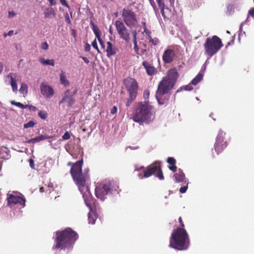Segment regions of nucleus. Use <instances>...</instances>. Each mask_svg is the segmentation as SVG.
Segmentation results:
<instances>
[{"label":"nucleus","mask_w":254,"mask_h":254,"mask_svg":"<svg viewBox=\"0 0 254 254\" xmlns=\"http://www.w3.org/2000/svg\"><path fill=\"white\" fill-rule=\"evenodd\" d=\"M82 159L74 163L73 166L71 167L70 173L74 182L82 194V197L86 205L89 207L91 204L90 200L92 196L89 187L86 185V181L89 177L87 173H82Z\"/></svg>","instance_id":"f257e3e1"},{"label":"nucleus","mask_w":254,"mask_h":254,"mask_svg":"<svg viewBox=\"0 0 254 254\" xmlns=\"http://www.w3.org/2000/svg\"><path fill=\"white\" fill-rule=\"evenodd\" d=\"M179 74L176 69L173 68L168 70L167 74L163 77L159 83L156 92V98L160 105L165 104L168 98L166 97L173 88L178 79Z\"/></svg>","instance_id":"f03ea898"},{"label":"nucleus","mask_w":254,"mask_h":254,"mask_svg":"<svg viewBox=\"0 0 254 254\" xmlns=\"http://www.w3.org/2000/svg\"><path fill=\"white\" fill-rule=\"evenodd\" d=\"M153 108L148 101L136 102L133 106L131 119L140 125L149 124L153 120Z\"/></svg>","instance_id":"7ed1b4c3"},{"label":"nucleus","mask_w":254,"mask_h":254,"mask_svg":"<svg viewBox=\"0 0 254 254\" xmlns=\"http://www.w3.org/2000/svg\"><path fill=\"white\" fill-rule=\"evenodd\" d=\"M78 238L77 233L70 228L57 231L55 237L56 245L53 246V249H65L71 248Z\"/></svg>","instance_id":"20e7f679"},{"label":"nucleus","mask_w":254,"mask_h":254,"mask_svg":"<svg viewBox=\"0 0 254 254\" xmlns=\"http://www.w3.org/2000/svg\"><path fill=\"white\" fill-rule=\"evenodd\" d=\"M190 245L189 235L183 228L174 229L170 238L169 247L179 251L186 250Z\"/></svg>","instance_id":"39448f33"},{"label":"nucleus","mask_w":254,"mask_h":254,"mask_svg":"<svg viewBox=\"0 0 254 254\" xmlns=\"http://www.w3.org/2000/svg\"><path fill=\"white\" fill-rule=\"evenodd\" d=\"M223 46L221 40L217 36L214 35L206 39L204 44L205 53L210 57L215 55Z\"/></svg>","instance_id":"423d86ee"},{"label":"nucleus","mask_w":254,"mask_h":254,"mask_svg":"<svg viewBox=\"0 0 254 254\" xmlns=\"http://www.w3.org/2000/svg\"><path fill=\"white\" fill-rule=\"evenodd\" d=\"M156 173H157L156 176L159 180H164V177L159 162H156L147 167L143 171V174H138V177L140 179H142L143 178H148Z\"/></svg>","instance_id":"0eeeda50"},{"label":"nucleus","mask_w":254,"mask_h":254,"mask_svg":"<svg viewBox=\"0 0 254 254\" xmlns=\"http://www.w3.org/2000/svg\"><path fill=\"white\" fill-rule=\"evenodd\" d=\"M123 22L129 28H133L136 26L138 20L136 15L134 11L128 7L123 9L121 13Z\"/></svg>","instance_id":"6e6552de"},{"label":"nucleus","mask_w":254,"mask_h":254,"mask_svg":"<svg viewBox=\"0 0 254 254\" xmlns=\"http://www.w3.org/2000/svg\"><path fill=\"white\" fill-rule=\"evenodd\" d=\"M115 26L120 38L125 42H128L130 40V31L126 25L123 21L118 20L115 21Z\"/></svg>","instance_id":"1a4fd4ad"},{"label":"nucleus","mask_w":254,"mask_h":254,"mask_svg":"<svg viewBox=\"0 0 254 254\" xmlns=\"http://www.w3.org/2000/svg\"><path fill=\"white\" fill-rule=\"evenodd\" d=\"M226 133L220 130L214 144V149L217 154L221 153L227 146L228 143L225 137Z\"/></svg>","instance_id":"9d476101"},{"label":"nucleus","mask_w":254,"mask_h":254,"mask_svg":"<svg viewBox=\"0 0 254 254\" xmlns=\"http://www.w3.org/2000/svg\"><path fill=\"white\" fill-rule=\"evenodd\" d=\"M124 83L129 95L137 96L138 84L136 80L130 77L124 79Z\"/></svg>","instance_id":"9b49d317"},{"label":"nucleus","mask_w":254,"mask_h":254,"mask_svg":"<svg viewBox=\"0 0 254 254\" xmlns=\"http://www.w3.org/2000/svg\"><path fill=\"white\" fill-rule=\"evenodd\" d=\"M111 190L110 183L99 185L95 190V195L98 198L104 201Z\"/></svg>","instance_id":"f8f14e48"},{"label":"nucleus","mask_w":254,"mask_h":254,"mask_svg":"<svg viewBox=\"0 0 254 254\" xmlns=\"http://www.w3.org/2000/svg\"><path fill=\"white\" fill-rule=\"evenodd\" d=\"M7 205L10 207L19 204L22 207L25 205L26 200L24 197L12 193L7 194Z\"/></svg>","instance_id":"ddd939ff"},{"label":"nucleus","mask_w":254,"mask_h":254,"mask_svg":"<svg viewBox=\"0 0 254 254\" xmlns=\"http://www.w3.org/2000/svg\"><path fill=\"white\" fill-rule=\"evenodd\" d=\"M40 88L41 94L46 99L51 98L54 94L53 88L46 83H41Z\"/></svg>","instance_id":"4468645a"},{"label":"nucleus","mask_w":254,"mask_h":254,"mask_svg":"<svg viewBox=\"0 0 254 254\" xmlns=\"http://www.w3.org/2000/svg\"><path fill=\"white\" fill-rule=\"evenodd\" d=\"M175 56V51L171 49H167L164 52L162 59L164 63L170 64L173 61Z\"/></svg>","instance_id":"2eb2a0df"},{"label":"nucleus","mask_w":254,"mask_h":254,"mask_svg":"<svg viewBox=\"0 0 254 254\" xmlns=\"http://www.w3.org/2000/svg\"><path fill=\"white\" fill-rule=\"evenodd\" d=\"M67 102L68 107H71L75 102L72 95H71L70 92L69 90H67L64 93V96L62 99L60 101L59 104Z\"/></svg>","instance_id":"dca6fc26"},{"label":"nucleus","mask_w":254,"mask_h":254,"mask_svg":"<svg viewBox=\"0 0 254 254\" xmlns=\"http://www.w3.org/2000/svg\"><path fill=\"white\" fill-rule=\"evenodd\" d=\"M158 6L161 9V13L164 19L167 18L171 13V11L168 8L165 7V4L163 2V0H156Z\"/></svg>","instance_id":"f3484780"},{"label":"nucleus","mask_w":254,"mask_h":254,"mask_svg":"<svg viewBox=\"0 0 254 254\" xmlns=\"http://www.w3.org/2000/svg\"><path fill=\"white\" fill-rule=\"evenodd\" d=\"M142 65L146 70L148 75L152 76L157 72V69L148 62L144 61L142 62Z\"/></svg>","instance_id":"a211bd4d"},{"label":"nucleus","mask_w":254,"mask_h":254,"mask_svg":"<svg viewBox=\"0 0 254 254\" xmlns=\"http://www.w3.org/2000/svg\"><path fill=\"white\" fill-rule=\"evenodd\" d=\"M107 53V56L108 58L115 55L118 51V48L114 45L111 42H107V48L105 50Z\"/></svg>","instance_id":"6ab92c4d"},{"label":"nucleus","mask_w":254,"mask_h":254,"mask_svg":"<svg viewBox=\"0 0 254 254\" xmlns=\"http://www.w3.org/2000/svg\"><path fill=\"white\" fill-rule=\"evenodd\" d=\"M16 75L14 73H9L7 76V78H10V84L12 87L13 92L16 93L18 91L17 84L16 79Z\"/></svg>","instance_id":"aec40b11"},{"label":"nucleus","mask_w":254,"mask_h":254,"mask_svg":"<svg viewBox=\"0 0 254 254\" xmlns=\"http://www.w3.org/2000/svg\"><path fill=\"white\" fill-rule=\"evenodd\" d=\"M174 177L177 183H181L185 180V175L181 169H179L178 172L174 174Z\"/></svg>","instance_id":"412c9836"},{"label":"nucleus","mask_w":254,"mask_h":254,"mask_svg":"<svg viewBox=\"0 0 254 254\" xmlns=\"http://www.w3.org/2000/svg\"><path fill=\"white\" fill-rule=\"evenodd\" d=\"M44 14L45 18H50L54 17L56 15V13L54 8L52 7H50L46 9L44 12Z\"/></svg>","instance_id":"4be33fe9"},{"label":"nucleus","mask_w":254,"mask_h":254,"mask_svg":"<svg viewBox=\"0 0 254 254\" xmlns=\"http://www.w3.org/2000/svg\"><path fill=\"white\" fill-rule=\"evenodd\" d=\"M39 61L40 63L44 65H50L52 66H54L55 65V61L53 59L51 60H46L44 58H40L39 59Z\"/></svg>","instance_id":"5701e85b"},{"label":"nucleus","mask_w":254,"mask_h":254,"mask_svg":"<svg viewBox=\"0 0 254 254\" xmlns=\"http://www.w3.org/2000/svg\"><path fill=\"white\" fill-rule=\"evenodd\" d=\"M132 35H133V43L134 44V50L136 54L138 53L139 51V47L137 45V32L136 31L134 30L132 31Z\"/></svg>","instance_id":"b1692460"},{"label":"nucleus","mask_w":254,"mask_h":254,"mask_svg":"<svg viewBox=\"0 0 254 254\" xmlns=\"http://www.w3.org/2000/svg\"><path fill=\"white\" fill-rule=\"evenodd\" d=\"M203 74L201 72H199L198 74L191 80L190 84L196 85L203 79Z\"/></svg>","instance_id":"393cba45"},{"label":"nucleus","mask_w":254,"mask_h":254,"mask_svg":"<svg viewBox=\"0 0 254 254\" xmlns=\"http://www.w3.org/2000/svg\"><path fill=\"white\" fill-rule=\"evenodd\" d=\"M60 79L61 83L65 86H68L69 84V81L66 78L64 72H62L60 75Z\"/></svg>","instance_id":"a878e982"},{"label":"nucleus","mask_w":254,"mask_h":254,"mask_svg":"<svg viewBox=\"0 0 254 254\" xmlns=\"http://www.w3.org/2000/svg\"><path fill=\"white\" fill-rule=\"evenodd\" d=\"M19 91L24 97L26 96L28 93V86L27 84L24 83H22Z\"/></svg>","instance_id":"bb28decb"},{"label":"nucleus","mask_w":254,"mask_h":254,"mask_svg":"<svg viewBox=\"0 0 254 254\" xmlns=\"http://www.w3.org/2000/svg\"><path fill=\"white\" fill-rule=\"evenodd\" d=\"M92 30L94 32L96 38H97V39H98V38H101L100 31L99 29L98 28V27L95 26L94 24H93Z\"/></svg>","instance_id":"cd10ccee"},{"label":"nucleus","mask_w":254,"mask_h":254,"mask_svg":"<svg viewBox=\"0 0 254 254\" xmlns=\"http://www.w3.org/2000/svg\"><path fill=\"white\" fill-rule=\"evenodd\" d=\"M136 96L129 95L128 98L127 100L126 105L127 107H129L132 104V102L135 100Z\"/></svg>","instance_id":"c85d7f7f"},{"label":"nucleus","mask_w":254,"mask_h":254,"mask_svg":"<svg viewBox=\"0 0 254 254\" xmlns=\"http://www.w3.org/2000/svg\"><path fill=\"white\" fill-rule=\"evenodd\" d=\"M96 216L91 213H88V221L89 223L92 224H94L96 221Z\"/></svg>","instance_id":"c756f323"},{"label":"nucleus","mask_w":254,"mask_h":254,"mask_svg":"<svg viewBox=\"0 0 254 254\" xmlns=\"http://www.w3.org/2000/svg\"><path fill=\"white\" fill-rule=\"evenodd\" d=\"M11 104L21 109H26L28 107V105H24L20 102H17L15 101H11Z\"/></svg>","instance_id":"7c9ffc66"},{"label":"nucleus","mask_w":254,"mask_h":254,"mask_svg":"<svg viewBox=\"0 0 254 254\" xmlns=\"http://www.w3.org/2000/svg\"><path fill=\"white\" fill-rule=\"evenodd\" d=\"M38 116L41 119L46 120L47 118L48 115L46 112L40 111L38 113Z\"/></svg>","instance_id":"2f4dec72"},{"label":"nucleus","mask_w":254,"mask_h":254,"mask_svg":"<svg viewBox=\"0 0 254 254\" xmlns=\"http://www.w3.org/2000/svg\"><path fill=\"white\" fill-rule=\"evenodd\" d=\"M234 6L233 4H229L227 6V12L229 14H231L234 12Z\"/></svg>","instance_id":"473e14b6"},{"label":"nucleus","mask_w":254,"mask_h":254,"mask_svg":"<svg viewBox=\"0 0 254 254\" xmlns=\"http://www.w3.org/2000/svg\"><path fill=\"white\" fill-rule=\"evenodd\" d=\"M35 123L33 121H29L27 123L24 125V127L25 128H28L29 127H32L35 125Z\"/></svg>","instance_id":"72a5a7b5"},{"label":"nucleus","mask_w":254,"mask_h":254,"mask_svg":"<svg viewBox=\"0 0 254 254\" xmlns=\"http://www.w3.org/2000/svg\"><path fill=\"white\" fill-rule=\"evenodd\" d=\"M167 162L168 164H169L171 165H175V164L176 163V160L175 159V158H174L173 157L168 158Z\"/></svg>","instance_id":"f704fd0d"},{"label":"nucleus","mask_w":254,"mask_h":254,"mask_svg":"<svg viewBox=\"0 0 254 254\" xmlns=\"http://www.w3.org/2000/svg\"><path fill=\"white\" fill-rule=\"evenodd\" d=\"M64 16L65 22L68 24L71 25V21L70 20V17L69 16L67 12L65 13L64 14Z\"/></svg>","instance_id":"c9c22d12"},{"label":"nucleus","mask_w":254,"mask_h":254,"mask_svg":"<svg viewBox=\"0 0 254 254\" xmlns=\"http://www.w3.org/2000/svg\"><path fill=\"white\" fill-rule=\"evenodd\" d=\"M38 142H39V141L38 139V137L37 136L35 138H31V139L25 141V142L28 143H35Z\"/></svg>","instance_id":"e433bc0d"},{"label":"nucleus","mask_w":254,"mask_h":254,"mask_svg":"<svg viewBox=\"0 0 254 254\" xmlns=\"http://www.w3.org/2000/svg\"><path fill=\"white\" fill-rule=\"evenodd\" d=\"M152 45L156 46L159 43V40L157 38H154L149 43Z\"/></svg>","instance_id":"4c0bfd02"},{"label":"nucleus","mask_w":254,"mask_h":254,"mask_svg":"<svg viewBox=\"0 0 254 254\" xmlns=\"http://www.w3.org/2000/svg\"><path fill=\"white\" fill-rule=\"evenodd\" d=\"M92 46L94 49H96L98 53H100V50L98 48L97 43L96 39H94V40L92 42Z\"/></svg>","instance_id":"58836bf2"},{"label":"nucleus","mask_w":254,"mask_h":254,"mask_svg":"<svg viewBox=\"0 0 254 254\" xmlns=\"http://www.w3.org/2000/svg\"><path fill=\"white\" fill-rule=\"evenodd\" d=\"M149 0L150 3V4L151 5V6H152V7H153V8L154 9V10L156 13V12L157 11L158 9L157 8V7H156V5L155 1H154V0Z\"/></svg>","instance_id":"ea45409f"},{"label":"nucleus","mask_w":254,"mask_h":254,"mask_svg":"<svg viewBox=\"0 0 254 254\" xmlns=\"http://www.w3.org/2000/svg\"><path fill=\"white\" fill-rule=\"evenodd\" d=\"M70 137L69 133L67 131H66L62 136V138L64 140H67L70 138Z\"/></svg>","instance_id":"a19ab883"},{"label":"nucleus","mask_w":254,"mask_h":254,"mask_svg":"<svg viewBox=\"0 0 254 254\" xmlns=\"http://www.w3.org/2000/svg\"><path fill=\"white\" fill-rule=\"evenodd\" d=\"M41 48L43 50H47L49 48V45L47 42H44L41 44Z\"/></svg>","instance_id":"79ce46f5"},{"label":"nucleus","mask_w":254,"mask_h":254,"mask_svg":"<svg viewBox=\"0 0 254 254\" xmlns=\"http://www.w3.org/2000/svg\"><path fill=\"white\" fill-rule=\"evenodd\" d=\"M188 189V185L187 186L181 187L180 189V192L181 193H185Z\"/></svg>","instance_id":"37998d69"},{"label":"nucleus","mask_w":254,"mask_h":254,"mask_svg":"<svg viewBox=\"0 0 254 254\" xmlns=\"http://www.w3.org/2000/svg\"><path fill=\"white\" fill-rule=\"evenodd\" d=\"M60 1L63 5H64L69 9V6L65 0H60Z\"/></svg>","instance_id":"c03bdc74"},{"label":"nucleus","mask_w":254,"mask_h":254,"mask_svg":"<svg viewBox=\"0 0 254 254\" xmlns=\"http://www.w3.org/2000/svg\"><path fill=\"white\" fill-rule=\"evenodd\" d=\"M149 96V92L148 90H145L143 92V97L145 99H148Z\"/></svg>","instance_id":"a18cd8bd"},{"label":"nucleus","mask_w":254,"mask_h":254,"mask_svg":"<svg viewBox=\"0 0 254 254\" xmlns=\"http://www.w3.org/2000/svg\"><path fill=\"white\" fill-rule=\"evenodd\" d=\"M16 15V13L13 11H8V18H13Z\"/></svg>","instance_id":"49530a36"},{"label":"nucleus","mask_w":254,"mask_h":254,"mask_svg":"<svg viewBox=\"0 0 254 254\" xmlns=\"http://www.w3.org/2000/svg\"><path fill=\"white\" fill-rule=\"evenodd\" d=\"M117 112V107L116 106H114L111 110V114L114 115V114H116Z\"/></svg>","instance_id":"de8ad7c7"},{"label":"nucleus","mask_w":254,"mask_h":254,"mask_svg":"<svg viewBox=\"0 0 254 254\" xmlns=\"http://www.w3.org/2000/svg\"><path fill=\"white\" fill-rule=\"evenodd\" d=\"M143 33H145L146 35V36H148L151 35V32L149 30L147 29V27H145V29L143 30Z\"/></svg>","instance_id":"09e8293b"},{"label":"nucleus","mask_w":254,"mask_h":254,"mask_svg":"<svg viewBox=\"0 0 254 254\" xmlns=\"http://www.w3.org/2000/svg\"><path fill=\"white\" fill-rule=\"evenodd\" d=\"M98 40L101 46L102 47V48L104 49L105 48V46L104 43L103 41V40H102L101 38H98Z\"/></svg>","instance_id":"8fccbe9b"},{"label":"nucleus","mask_w":254,"mask_h":254,"mask_svg":"<svg viewBox=\"0 0 254 254\" xmlns=\"http://www.w3.org/2000/svg\"><path fill=\"white\" fill-rule=\"evenodd\" d=\"M169 169L172 171L174 172H175L177 171V167L175 166V165H173L169 167Z\"/></svg>","instance_id":"3c124183"},{"label":"nucleus","mask_w":254,"mask_h":254,"mask_svg":"<svg viewBox=\"0 0 254 254\" xmlns=\"http://www.w3.org/2000/svg\"><path fill=\"white\" fill-rule=\"evenodd\" d=\"M179 223H180V228H184L185 227V224L183 221V220H182V218L181 217H180L179 218Z\"/></svg>","instance_id":"603ef678"},{"label":"nucleus","mask_w":254,"mask_h":254,"mask_svg":"<svg viewBox=\"0 0 254 254\" xmlns=\"http://www.w3.org/2000/svg\"><path fill=\"white\" fill-rule=\"evenodd\" d=\"M29 165L31 167V168L32 169H34V160L32 159H30L29 160Z\"/></svg>","instance_id":"864d4df0"},{"label":"nucleus","mask_w":254,"mask_h":254,"mask_svg":"<svg viewBox=\"0 0 254 254\" xmlns=\"http://www.w3.org/2000/svg\"><path fill=\"white\" fill-rule=\"evenodd\" d=\"M184 88L187 91H190V90H191L193 89V88L192 87V86L190 85V84H189L188 85L185 86Z\"/></svg>","instance_id":"5fc2aeb1"},{"label":"nucleus","mask_w":254,"mask_h":254,"mask_svg":"<svg viewBox=\"0 0 254 254\" xmlns=\"http://www.w3.org/2000/svg\"><path fill=\"white\" fill-rule=\"evenodd\" d=\"M90 45L89 44L86 43L85 46V51L86 52H89L90 50Z\"/></svg>","instance_id":"6e6d98bb"},{"label":"nucleus","mask_w":254,"mask_h":254,"mask_svg":"<svg viewBox=\"0 0 254 254\" xmlns=\"http://www.w3.org/2000/svg\"><path fill=\"white\" fill-rule=\"evenodd\" d=\"M29 108V110H32V111H35L37 110V108L34 106H32V105H28V107Z\"/></svg>","instance_id":"4d7b16f0"},{"label":"nucleus","mask_w":254,"mask_h":254,"mask_svg":"<svg viewBox=\"0 0 254 254\" xmlns=\"http://www.w3.org/2000/svg\"><path fill=\"white\" fill-rule=\"evenodd\" d=\"M249 14L254 18V8L251 9L249 11Z\"/></svg>","instance_id":"13d9d810"},{"label":"nucleus","mask_w":254,"mask_h":254,"mask_svg":"<svg viewBox=\"0 0 254 254\" xmlns=\"http://www.w3.org/2000/svg\"><path fill=\"white\" fill-rule=\"evenodd\" d=\"M81 58H82V59L84 61V62L88 64L89 63V60H88V58H86V57H80Z\"/></svg>","instance_id":"bf43d9fd"},{"label":"nucleus","mask_w":254,"mask_h":254,"mask_svg":"<svg viewBox=\"0 0 254 254\" xmlns=\"http://www.w3.org/2000/svg\"><path fill=\"white\" fill-rule=\"evenodd\" d=\"M234 37H233L232 39L228 43L227 45H226V47L227 48L228 46H230L231 44H233L234 42Z\"/></svg>","instance_id":"052dcab7"},{"label":"nucleus","mask_w":254,"mask_h":254,"mask_svg":"<svg viewBox=\"0 0 254 254\" xmlns=\"http://www.w3.org/2000/svg\"><path fill=\"white\" fill-rule=\"evenodd\" d=\"M39 141H40L41 140H44V135H41L38 136Z\"/></svg>","instance_id":"680f3d73"},{"label":"nucleus","mask_w":254,"mask_h":254,"mask_svg":"<svg viewBox=\"0 0 254 254\" xmlns=\"http://www.w3.org/2000/svg\"><path fill=\"white\" fill-rule=\"evenodd\" d=\"M3 69V66L2 63L0 62V74L1 73Z\"/></svg>","instance_id":"e2e57ef3"},{"label":"nucleus","mask_w":254,"mask_h":254,"mask_svg":"<svg viewBox=\"0 0 254 254\" xmlns=\"http://www.w3.org/2000/svg\"><path fill=\"white\" fill-rule=\"evenodd\" d=\"M146 39L149 40V42L150 43L151 40H152L153 38L151 37V35L146 36Z\"/></svg>","instance_id":"0e129e2a"},{"label":"nucleus","mask_w":254,"mask_h":254,"mask_svg":"<svg viewBox=\"0 0 254 254\" xmlns=\"http://www.w3.org/2000/svg\"><path fill=\"white\" fill-rule=\"evenodd\" d=\"M50 5L52 6L55 4V2H54V0H49Z\"/></svg>","instance_id":"69168bd1"},{"label":"nucleus","mask_w":254,"mask_h":254,"mask_svg":"<svg viewBox=\"0 0 254 254\" xmlns=\"http://www.w3.org/2000/svg\"><path fill=\"white\" fill-rule=\"evenodd\" d=\"M77 89L76 88L74 89V90L73 91L72 94H71V95H72L73 96L74 95H75L77 93Z\"/></svg>","instance_id":"338daca9"},{"label":"nucleus","mask_w":254,"mask_h":254,"mask_svg":"<svg viewBox=\"0 0 254 254\" xmlns=\"http://www.w3.org/2000/svg\"><path fill=\"white\" fill-rule=\"evenodd\" d=\"M52 137V136H49V135H44V139H45L51 138Z\"/></svg>","instance_id":"774afa93"}]
</instances>
